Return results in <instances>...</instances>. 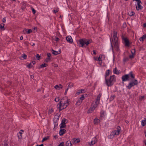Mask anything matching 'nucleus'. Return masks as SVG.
<instances>
[{"instance_id": "16", "label": "nucleus", "mask_w": 146, "mask_h": 146, "mask_svg": "<svg viewBox=\"0 0 146 146\" xmlns=\"http://www.w3.org/2000/svg\"><path fill=\"white\" fill-rule=\"evenodd\" d=\"M80 141V140L79 139L73 138L72 139V142L74 143H77Z\"/></svg>"}, {"instance_id": "37", "label": "nucleus", "mask_w": 146, "mask_h": 146, "mask_svg": "<svg viewBox=\"0 0 146 146\" xmlns=\"http://www.w3.org/2000/svg\"><path fill=\"white\" fill-rule=\"evenodd\" d=\"M22 56L24 59H26L27 58V55L25 54H23L22 55Z\"/></svg>"}, {"instance_id": "12", "label": "nucleus", "mask_w": 146, "mask_h": 146, "mask_svg": "<svg viewBox=\"0 0 146 146\" xmlns=\"http://www.w3.org/2000/svg\"><path fill=\"white\" fill-rule=\"evenodd\" d=\"M66 40L67 41L70 43H72L73 42V40L71 36H68L66 37Z\"/></svg>"}, {"instance_id": "55", "label": "nucleus", "mask_w": 146, "mask_h": 146, "mask_svg": "<svg viewBox=\"0 0 146 146\" xmlns=\"http://www.w3.org/2000/svg\"><path fill=\"white\" fill-rule=\"evenodd\" d=\"M93 53L94 54H96V51L95 50H94Z\"/></svg>"}, {"instance_id": "6", "label": "nucleus", "mask_w": 146, "mask_h": 146, "mask_svg": "<svg viewBox=\"0 0 146 146\" xmlns=\"http://www.w3.org/2000/svg\"><path fill=\"white\" fill-rule=\"evenodd\" d=\"M116 135H117L116 133V130H115L113 131L111 133L110 135L108 136V137L109 139H112Z\"/></svg>"}, {"instance_id": "64", "label": "nucleus", "mask_w": 146, "mask_h": 146, "mask_svg": "<svg viewBox=\"0 0 146 146\" xmlns=\"http://www.w3.org/2000/svg\"><path fill=\"white\" fill-rule=\"evenodd\" d=\"M34 29L35 30H36L37 29V28L35 27L34 28Z\"/></svg>"}, {"instance_id": "61", "label": "nucleus", "mask_w": 146, "mask_h": 146, "mask_svg": "<svg viewBox=\"0 0 146 146\" xmlns=\"http://www.w3.org/2000/svg\"><path fill=\"white\" fill-rule=\"evenodd\" d=\"M68 88L66 90V91L65 92V94H66L67 92V91H68Z\"/></svg>"}, {"instance_id": "3", "label": "nucleus", "mask_w": 146, "mask_h": 146, "mask_svg": "<svg viewBox=\"0 0 146 146\" xmlns=\"http://www.w3.org/2000/svg\"><path fill=\"white\" fill-rule=\"evenodd\" d=\"M122 81L123 82L130 80L131 82H136L137 80L134 79V76L132 72H131L128 74L125 75L122 77Z\"/></svg>"}, {"instance_id": "41", "label": "nucleus", "mask_w": 146, "mask_h": 146, "mask_svg": "<svg viewBox=\"0 0 146 146\" xmlns=\"http://www.w3.org/2000/svg\"><path fill=\"white\" fill-rule=\"evenodd\" d=\"M40 56L38 54H36V57L37 60H39L40 58Z\"/></svg>"}, {"instance_id": "56", "label": "nucleus", "mask_w": 146, "mask_h": 146, "mask_svg": "<svg viewBox=\"0 0 146 146\" xmlns=\"http://www.w3.org/2000/svg\"><path fill=\"white\" fill-rule=\"evenodd\" d=\"M143 27H146V23H145L143 24Z\"/></svg>"}, {"instance_id": "11", "label": "nucleus", "mask_w": 146, "mask_h": 146, "mask_svg": "<svg viewBox=\"0 0 146 146\" xmlns=\"http://www.w3.org/2000/svg\"><path fill=\"white\" fill-rule=\"evenodd\" d=\"M138 6L136 7V9L137 10H139L143 8V7L141 5V1H139V2L137 3Z\"/></svg>"}, {"instance_id": "15", "label": "nucleus", "mask_w": 146, "mask_h": 146, "mask_svg": "<svg viewBox=\"0 0 146 146\" xmlns=\"http://www.w3.org/2000/svg\"><path fill=\"white\" fill-rule=\"evenodd\" d=\"M66 131L65 129L61 128L59 132V134L61 136L63 135L65 133Z\"/></svg>"}, {"instance_id": "62", "label": "nucleus", "mask_w": 146, "mask_h": 146, "mask_svg": "<svg viewBox=\"0 0 146 146\" xmlns=\"http://www.w3.org/2000/svg\"><path fill=\"white\" fill-rule=\"evenodd\" d=\"M43 144H41L39 145H37L36 146H43Z\"/></svg>"}, {"instance_id": "50", "label": "nucleus", "mask_w": 146, "mask_h": 146, "mask_svg": "<svg viewBox=\"0 0 146 146\" xmlns=\"http://www.w3.org/2000/svg\"><path fill=\"white\" fill-rule=\"evenodd\" d=\"M2 21H3V22L4 23L5 22L6 20L5 18V17H4L3 18V20H2Z\"/></svg>"}, {"instance_id": "5", "label": "nucleus", "mask_w": 146, "mask_h": 146, "mask_svg": "<svg viewBox=\"0 0 146 146\" xmlns=\"http://www.w3.org/2000/svg\"><path fill=\"white\" fill-rule=\"evenodd\" d=\"M99 103H98L97 102L94 101L92 103V105L90 108L87 111V113H90L93 111L96 108Z\"/></svg>"}, {"instance_id": "9", "label": "nucleus", "mask_w": 146, "mask_h": 146, "mask_svg": "<svg viewBox=\"0 0 146 146\" xmlns=\"http://www.w3.org/2000/svg\"><path fill=\"white\" fill-rule=\"evenodd\" d=\"M47 57L45 60V62H50L51 59L50 57L51 54L50 53H48L47 54Z\"/></svg>"}, {"instance_id": "40", "label": "nucleus", "mask_w": 146, "mask_h": 146, "mask_svg": "<svg viewBox=\"0 0 146 146\" xmlns=\"http://www.w3.org/2000/svg\"><path fill=\"white\" fill-rule=\"evenodd\" d=\"M54 39L56 41H58L60 40L59 38H58V37H55L54 38Z\"/></svg>"}, {"instance_id": "63", "label": "nucleus", "mask_w": 146, "mask_h": 146, "mask_svg": "<svg viewBox=\"0 0 146 146\" xmlns=\"http://www.w3.org/2000/svg\"><path fill=\"white\" fill-rule=\"evenodd\" d=\"M144 143L145 144V145L146 146V140H145L144 142Z\"/></svg>"}, {"instance_id": "19", "label": "nucleus", "mask_w": 146, "mask_h": 146, "mask_svg": "<svg viewBox=\"0 0 146 146\" xmlns=\"http://www.w3.org/2000/svg\"><path fill=\"white\" fill-rule=\"evenodd\" d=\"M146 38V34L143 35V36L139 38V40L141 41H143Z\"/></svg>"}, {"instance_id": "48", "label": "nucleus", "mask_w": 146, "mask_h": 146, "mask_svg": "<svg viewBox=\"0 0 146 146\" xmlns=\"http://www.w3.org/2000/svg\"><path fill=\"white\" fill-rule=\"evenodd\" d=\"M27 67L29 68H30L32 67L31 63L29 64L27 66Z\"/></svg>"}, {"instance_id": "28", "label": "nucleus", "mask_w": 146, "mask_h": 146, "mask_svg": "<svg viewBox=\"0 0 146 146\" xmlns=\"http://www.w3.org/2000/svg\"><path fill=\"white\" fill-rule=\"evenodd\" d=\"M65 123H61L60 126V129L66 126Z\"/></svg>"}, {"instance_id": "30", "label": "nucleus", "mask_w": 146, "mask_h": 146, "mask_svg": "<svg viewBox=\"0 0 146 146\" xmlns=\"http://www.w3.org/2000/svg\"><path fill=\"white\" fill-rule=\"evenodd\" d=\"M52 53L54 55H57L58 54V52L57 51L54 50H52Z\"/></svg>"}, {"instance_id": "29", "label": "nucleus", "mask_w": 146, "mask_h": 146, "mask_svg": "<svg viewBox=\"0 0 146 146\" xmlns=\"http://www.w3.org/2000/svg\"><path fill=\"white\" fill-rule=\"evenodd\" d=\"M47 66V64H46L44 63L40 65V68H43L44 67H46Z\"/></svg>"}, {"instance_id": "45", "label": "nucleus", "mask_w": 146, "mask_h": 146, "mask_svg": "<svg viewBox=\"0 0 146 146\" xmlns=\"http://www.w3.org/2000/svg\"><path fill=\"white\" fill-rule=\"evenodd\" d=\"M64 143L63 142H62L58 146H64Z\"/></svg>"}, {"instance_id": "13", "label": "nucleus", "mask_w": 146, "mask_h": 146, "mask_svg": "<svg viewBox=\"0 0 146 146\" xmlns=\"http://www.w3.org/2000/svg\"><path fill=\"white\" fill-rule=\"evenodd\" d=\"M131 52L132 54L130 55L129 57L131 58H134V55L135 54V51L134 49H132L131 50Z\"/></svg>"}, {"instance_id": "47", "label": "nucleus", "mask_w": 146, "mask_h": 146, "mask_svg": "<svg viewBox=\"0 0 146 146\" xmlns=\"http://www.w3.org/2000/svg\"><path fill=\"white\" fill-rule=\"evenodd\" d=\"M21 131H23V130H21L19 132V133L20 134V135H21V137H19V136H18V137H19V138H21V134H22V133L21 132Z\"/></svg>"}, {"instance_id": "8", "label": "nucleus", "mask_w": 146, "mask_h": 146, "mask_svg": "<svg viewBox=\"0 0 146 146\" xmlns=\"http://www.w3.org/2000/svg\"><path fill=\"white\" fill-rule=\"evenodd\" d=\"M137 83H128V84L126 85V87L127 89H130L133 86L137 85Z\"/></svg>"}, {"instance_id": "59", "label": "nucleus", "mask_w": 146, "mask_h": 146, "mask_svg": "<svg viewBox=\"0 0 146 146\" xmlns=\"http://www.w3.org/2000/svg\"><path fill=\"white\" fill-rule=\"evenodd\" d=\"M23 39V36H21L20 37V39L21 40H22Z\"/></svg>"}, {"instance_id": "33", "label": "nucleus", "mask_w": 146, "mask_h": 146, "mask_svg": "<svg viewBox=\"0 0 146 146\" xmlns=\"http://www.w3.org/2000/svg\"><path fill=\"white\" fill-rule=\"evenodd\" d=\"M106 84L108 86H111L113 84V83H106Z\"/></svg>"}, {"instance_id": "46", "label": "nucleus", "mask_w": 146, "mask_h": 146, "mask_svg": "<svg viewBox=\"0 0 146 146\" xmlns=\"http://www.w3.org/2000/svg\"><path fill=\"white\" fill-rule=\"evenodd\" d=\"M65 122H66V119H63L62 120L61 123H66Z\"/></svg>"}, {"instance_id": "17", "label": "nucleus", "mask_w": 146, "mask_h": 146, "mask_svg": "<svg viewBox=\"0 0 146 146\" xmlns=\"http://www.w3.org/2000/svg\"><path fill=\"white\" fill-rule=\"evenodd\" d=\"M102 94H100L97 97L96 99V100L95 101L97 102L98 103H100V98Z\"/></svg>"}, {"instance_id": "31", "label": "nucleus", "mask_w": 146, "mask_h": 146, "mask_svg": "<svg viewBox=\"0 0 146 146\" xmlns=\"http://www.w3.org/2000/svg\"><path fill=\"white\" fill-rule=\"evenodd\" d=\"M134 14V12L132 11H130L129 13V15L130 16H133Z\"/></svg>"}, {"instance_id": "32", "label": "nucleus", "mask_w": 146, "mask_h": 146, "mask_svg": "<svg viewBox=\"0 0 146 146\" xmlns=\"http://www.w3.org/2000/svg\"><path fill=\"white\" fill-rule=\"evenodd\" d=\"M49 138V137L48 136L46 137L43 138L42 140V142H43L44 141L47 140Z\"/></svg>"}, {"instance_id": "60", "label": "nucleus", "mask_w": 146, "mask_h": 146, "mask_svg": "<svg viewBox=\"0 0 146 146\" xmlns=\"http://www.w3.org/2000/svg\"><path fill=\"white\" fill-rule=\"evenodd\" d=\"M99 64L100 65H101L102 64V61L99 62Z\"/></svg>"}, {"instance_id": "51", "label": "nucleus", "mask_w": 146, "mask_h": 146, "mask_svg": "<svg viewBox=\"0 0 146 146\" xmlns=\"http://www.w3.org/2000/svg\"><path fill=\"white\" fill-rule=\"evenodd\" d=\"M23 33H25V32H27V29H24L23 31Z\"/></svg>"}, {"instance_id": "2", "label": "nucleus", "mask_w": 146, "mask_h": 146, "mask_svg": "<svg viewBox=\"0 0 146 146\" xmlns=\"http://www.w3.org/2000/svg\"><path fill=\"white\" fill-rule=\"evenodd\" d=\"M68 102L67 99H65L64 98H62L60 101L59 103L57 104V108L60 111L62 110L68 106Z\"/></svg>"}, {"instance_id": "42", "label": "nucleus", "mask_w": 146, "mask_h": 146, "mask_svg": "<svg viewBox=\"0 0 146 146\" xmlns=\"http://www.w3.org/2000/svg\"><path fill=\"white\" fill-rule=\"evenodd\" d=\"M128 60V58H124L123 59V61L124 62H125L127 61Z\"/></svg>"}, {"instance_id": "36", "label": "nucleus", "mask_w": 146, "mask_h": 146, "mask_svg": "<svg viewBox=\"0 0 146 146\" xmlns=\"http://www.w3.org/2000/svg\"><path fill=\"white\" fill-rule=\"evenodd\" d=\"M73 84L72 83H70L68 86V88H70L72 87L73 86Z\"/></svg>"}, {"instance_id": "14", "label": "nucleus", "mask_w": 146, "mask_h": 146, "mask_svg": "<svg viewBox=\"0 0 146 146\" xmlns=\"http://www.w3.org/2000/svg\"><path fill=\"white\" fill-rule=\"evenodd\" d=\"M123 40L124 41L125 45L126 46H129V41L128 39L126 38H122Z\"/></svg>"}, {"instance_id": "10", "label": "nucleus", "mask_w": 146, "mask_h": 146, "mask_svg": "<svg viewBox=\"0 0 146 146\" xmlns=\"http://www.w3.org/2000/svg\"><path fill=\"white\" fill-rule=\"evenodd\" d=\"M116 80V78L115 75H113L110 77V79L109 80V82H115Z\"/></svg>"}, {"instance_id": "25", "label": "nucleus", "mask_w": 146, "mask_h": 146, "mask_svg": "<svg viewBox=\"0 0 146 146\" xmlns=\"http://www.w3.org/2000/svg\"><path fill=\"white\" fill-rule=\"evenodd\" d=\"M104 56V55H100L98 58V59L97 60V61H99V62L102 61V56Z\"/></svg>"}, {"instance_id": "35", "label": "nucleus", "mask_w": 146, "mask_h": 146, "mask_svg": "<svg viewBox=\"0 0 146 146\" xmlns=\"http://www.w3.org/2000/svg\"><path fill=\"white\" fill-rule=\"evenodd\" d=\"M109 72H110V70H108L106 72V77L108 76V75L109 74Z\"/></svg>"}, {"instance_id": "43", "label": "nucleus", "mask_w": 146, "mask_h": 146, "mask_svg": "<svg viewBox=\"0 0 146 146\" xmlns=\"http://www.w3.org/2000/svg\"><path fill=\"white\" fill-rule=\"evenodd\" d=\"M32 32V30L31 29H29L27 31V33L28 34H30Z\"/></svg>"}, {"instance_id": "27", "label": "nucleus", "mask_w": 146, "mask_h": 146, "mask_svg": "<svg viewBox=\"0 0 146 146\" xmlns=\"http://www.w3.org/2000/svg\"><path fill=\"white\" fill-rule=\"evenodd\" d=\"M82 102V101L81 100H78L76 102V104L78 106H79L81 104Z\"/></svg>"}, {"instance_id": "58", "label": "nucleus", "mask_w": 146, "mask_h": 146, "mask_svg": "<svg viewBox=\"0 0 146 146\" xmlns=\"http://www.w3.org/2000/svg\"><path fill=\"white\" fill-rule=\"evenodd\" d=\"M53 111V110H52L51 109V110H50L49 112L50 113H52V111Z\"/></svg>"}, {"instance_id": "1", "label": "nucleus", "mask_w": 146, "mask_h": 146, "mask_svg": "<svg viewBox=\"0 0 146 146\" xmlns=\"http://www.w3.org/2000/svg\"><path fill=\"white\" fill-rule=\"evenodd\" d=\"M112 39V42L111 41V46L113 52L114 53V49L117 51L119 52L120 50L116 32L114 31L113 32V36Z\"/></svg>"}, {"instance_id": "52", "label": "nucleus", "mask_w": 146, "mask_h": 146, "mask_svg": "<svg viewBox=\"0 0 146 146\" xmlns=\"http://www.w3.org/2000/svg\"><path fill=\"white\" fill-rule=\"evenodd\" d=\"M3 146H9V145L7 143H4Z\"/></svg>"}, {"instance_id": "22", "label": "nucleus", "mask_w": 146, "mask_h": 146, "mask_svg": "<svg viewBox=\"0 0 146 146\" xmlns=\"http://www.w3.org/2000/svg\"><path fill=\"white\" fill-rule=\"evenodd\" d=\"M66 146H72V144L70 141H67L65 144Z\"/></svg>"}, {"instance_id": "4", "label": "nucleus", "mask_w": 146, "mask_h": 146, "mask_svg": "<svg viewBox=\"0 0 146 146\" xmlns=\"http://www.w3.org/2000/svg\"><path fill=\"white\" fill-rule=\"evenodd\" d=\"M78 42L79 43V46L82 47H86L91 42L89 40L85 39H81Z\"/></svg>"}, {"instance_id": "20", "label": "nucleus", "mask_w": 146, "mask_h": 146, "mask_svg": "<svg viewBox=\"0 0 146 146\" xmlns=\"http://www.w3.org/2000/svg\"><path fill=\"white\" fill-rule=\"evenodd\" d=\"M113 72L114 74H119L120 73V72L119 71L117 70V68L116 67L113 69Z\"/></svg>"}, {"instance_id": "53", "label": "nucleus", "mask_w": 146, "mask_h": 146, "mask_svg": "<svg viewBox=\"0 0 146 146\" xmlns=\"http://www.w3.org/2000/svg\"><path fill=\"white\" fill-rule=\"evenodd\" d=\"M94 59L95 60L97 61V60L98 59V58L97 57H94Z\"/></svg>"}, {"instance_id": "23", "label": "nucleus", "mask_w": 146, "mask_h": 146, "mask_svg": "<svg viewBox=\"0 0 146 146\" xmlns=\"http://www.w3.org/2000/svg\"><path fill=\"white\" fill-rule=\"evenodd\" d=\"M100 121V119H98L97 118H95L94 121V123L95 124L98 123H99Z\"/></svg>"}, {"instance_id": "39", "label": "nucleus", "mask_w": 146, "mask_h": 146, "mask_svg": "<svg viewBox=\"0 0 146 146\" xmlns=\"http://www.w3.org/2000/svg\"><path fill=\"white\" fill-rule=\"evenodd\" d=\"M84 96L83 95L81 97H80V100H81L82 101V100H83L84 99Z\"/></svg>"}, {"instance_id": "21", "label": "nucleus", "mask_w": 146, "mask_h": 146, "mask_svg": "<svg viewBox=\"0 0 146 146\" xmlns=\"http://www.w3.org/2000/svg\"><path fill=\"white\" fill-rule=\"evenodd\" d=\"M121 131V129L120 126H118L117 127V131H116L117 135H118L120 133V132Z\"/></svg>"}, {"instance_id": "7", "label": "nucleus", "mask_w": 146, "mask_h": 146, "mask_svg": "<svg viewBox=\"0 0 146 146\" xmlns=\"http://www.w3.org/2000/svg\"><path fill=\"white\" fill-rule=\"evenodd\" d=\"M98 141V139L96 137H94L92 139L91 142H89V143L90 146H92L93 145L95 144Z\"/></svg>"}, {"instance_id": "34", "label": "nucleus", "mask_w": 146, "mask_h": 146, "mask_svg": "<svg viewBox=\"0 0 146 146\" xmlns=\"http://www.w3.org/2000/svg\"><path fill=\"white\" fill-rule=\"evenodd\" d=\"M145 98L144 96H140L139 97V99L140 100L142 101L144 100V98Z\"/></svg>"}, {"instance_id": "18", "label": "nucleus", "mask_w": 146, "mask_h": 146, "mask_svg": "<svg viewBox=\"0 0 146 146\" xmlns=\"http://www.w3.org/2000/svg\"><path fill=\"white\" fill-rule=\"evenodd\" d=\"M54 88L56 89L60 90L62 88V86L60 84L56 85L54 86Z\"/></svg>"}, {"instance_id": "49", "label": "nucleus", "mask_w": 146, "mask_h": 146, "mask_svg": "<svg viewBox=\"0 0 146 146\" xmlns=\"http://www.w3.org/2000/svg\"><path fill=\"white\" fill-rule=\"evenodd\" d=\"M4 24H3V25H0V28L1 29H2L3 28H4Z\"/></svg>"}, {"instance_id": "24", "label": "nucleus", "mask_w": 146, "mask_h": 146, "mask_svg": "<svg viewBox=\"0 0 146 146\" xmlns=\"http://www.w3.org/2000/svg\"><path fill=\"white\" fill-rule=\"evenodd\" d=\"M146 124V120H143L142 121H141V125H142L144 126Z\"/></svg>"}, {"instance_id": "57", "label": "nucleus", "mask_w": 146, "mask_h": 146, "mask_svg": "<svg viewBox=\"0 0 146 146\" xmlns=\"http://www.w3.org/2000/svg\"><path fill=\"white\" fill-rule=\"evenodd\" d=\"M114 97H115V96H112L111 97V98H111V99L112 100V99H114Z\"/></svg>"}, {"instance_id": "38", "label": "nucleus", "mask_w": 146, "mask_h": 146, "mask_svg": "<svg viewBox=\"0 0 146 146\" xmlns=\"http://www.w3.org/2000/svg\"><path fill=\"white\" fill-rule=\"evenodd\" d=\"M59 100L60 98L59 97L56 98L54 100L56 102H58L59 101Z\"/></svg>"}, {"instance_id": "44", "label": "nucleus", "mask_w": 146, "mask_h": 146, "mask_svg": "<svg viewBox=\"0 0 146 146\" xmlns=\"http://www.w3.org/2000/svg\"><path fill=\"white\" fill-rule=\"evenodd\" d=\"M32 11L33 14H35L36 12V11L33 8H32Z\"/></svg>"}, {"instance_id": "54", "label": "nucleus", "mask_w": 146, "mask_h": 146, "mask_svg": "<svg viewBox=\"0 0 146 146\" xmlns=\"http://www.w3.org/2000/svg\"><path fill=\"white\" fill-rule=\"evenodd\" d=\"M58 11L57 9L54 10H53V12H54V13H56L58 12Z\"/></svg>"}, {"instance_id": "26", "label": "nucleus", "mask_w": 146, "mask_h": 146, "mask_svg": "<svg viewBox=\"0 0 146 146\" xmlns=\"http://www.w3.org/2000/svg\"><path fill=\"white\" fill-rule=\"evenodd\" d=\"M84 91V90L83 89H81L80 90H79L78 92L76 93V94L78 95H79L80 93H81L83 91Z\"/></svg>"}]
</instances>
